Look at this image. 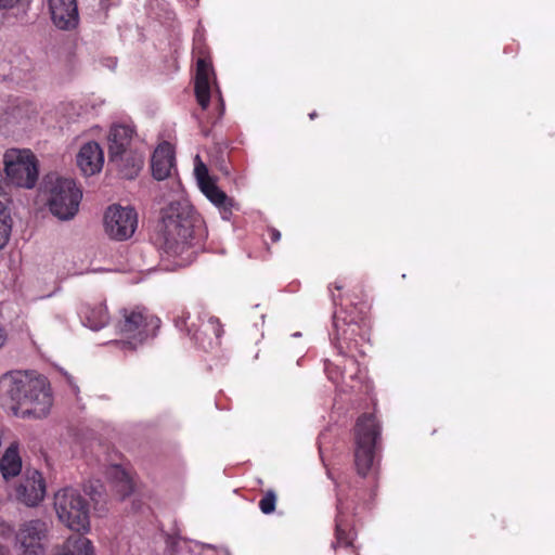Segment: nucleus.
<instances>
[{
    "label": "nucleus",
    "instance_id": "obj_10",
    "mask_svg": "<svg viewBox=\"0 0 555 555\" xmlns=\"http://www.w3.org/2000/svg\"><path fill=\"white\" fill-rule=\"evenodd\" d=\"M103 225L106 235L114 241L130 238L138 227V214L134 208L113 204L104 212Z\"/></svg>",
    "mask_w": 555,
    "mask_h": 555
},
{
    "label": "nucleus",
    "instance_id": "obj_23",
    "mask_svg": "<svg viewBox=\"0 0 555 555\" xmlns=\"http://www.w3.org/2000/svg\"><path fill=\"white\" fill-rule=\"evenodd\" d=\"M108 475L114 478L117 482V491L121 498H126L133 491V483L129 474L118 465L112 466L108 470Z\"/></svg>",
    "mask_w": 555,
    "mask_h": 555
},
{
    "label": "nucleus",
    "instance_id": "obj_4",
    "mask_svg": "<svg viewBox=\"0 0 555 555\" xmlns=\"http://www.w3.org/2000/svg\"><path fill=\"white\" fill-rule=\"evenodd\" d=\"M353 464L357 474L366 478L374 476L378 467V452L382 440V424L374 413H362L353 430Z\"/></svg>",
    "mask_w": 555,
    "mask_h": 555
},
{
    "label": "nucleus",
    "instance_id": "obj_25",
    "mask_svg": "<svg viewBox=\"0 0 555 555\" xmlns=\"http://www.w3.org/2000/svg\"><path fill=\"white\" fill-rule=\"evenodd\" d=\"M85 491L90 495V499L95 503H100L103 494V486L96 481L91 482L85 488Z\"/></svg>",
    "mask_w": 555,
    "mask_h": 555
},
{
    "label": "nucleus",
    "instance_id": "obj_9",
    "mask_svg": "<svg viewBox=\"0 0 555 555\" xmlns=\"http://www.w3.org/2000/svg\"><path fill=\"white\" fill-rule=\"evenodd\" d=\"M4 170L8 179L16 186L31 189L38 179V163L35 155L28 150L7 151Z\"/></svg>",
    "mask_w": 555,
    "mask_h": 555
},
{
    "label": "nucleus",
    "instance_id": "obj_26",
    "mask_svg": "<svg viewBox=\"0 0 555 555\" xmlns=\"http://www.w3.org/2000/svg\"><path fill=\"white\" fill-rule=\"evenodd\" d=\"M30 0H0V9L24 8Z\"/></svg>",
    "mask_w": 555,
    "mask_h": 555
},
{
    "label": "nucleus",
    "instance_id": "obj_12",
    "mask_svg": "<svg viewBox=\"0 0 555 555\" xmlns=\"http://www.w3.org/2000/svg\"><path fill=\"white\" fill-rule=\"evenodd\" d=\"M193 54L196 57V101L203 109H207L210 103V76H215L208 47L204 42H195Z\"/></svg>",
    "mask_w": 555,
    "mask_h": 555
},
{
    "label": "nucleus",
    "instance_id": "obj_19",
    "mask_svg": "<svg viewBox=\"0 0 555 555\" xmlns=\"http://www.w3.org/2000/svg\"><path fill=\"white\" fill-rule=\"evenodd\" d=\"M104 164V154L96 142L83 144L77 155V165L85 176H93L101 171Z\"/></svg>",
    "mask_w": 555,
    "mask_h": 555
},
{
    "label": "nucleus",
    "instance_id": "obj_3",
    "mask_svg": "<svg viewBox=\"0 0 555 555\" xmlns=\"http://www.w3.org/2000/svg\"><path fill=\"white\" fill-rule=\"evenodd\" d=\"M0 399L10 401L14 413L23 417L42 418L53 404L48 378L42 375L33 377L20 371L0 377Z\"/></svg>",
    "mask_w": 555,
    "mask_h": 555
},
{
    "label": "nucleus",
    "instance_id": "obj_24",
    "mask_svg": "<svg viewBox=\"0 0 555 555\" xmlns=\"http://www.w3.org/2000/svg\"><path fill=\"white\" fill-rule=\"evenodd\" d=\"M276 502V493L273 490H267L260 499L258 506L263 514L270 515L275 511Z\"/></svg>",
    "mask_w": 555,
    "mask_h": 555
},
{
    "label": "nucleus",
    "instance_id": "obj_11",
    "mask_svg": "<svg viewBox=\"0 0 555 555\" xmlns=\"http://www.w3.org/2000/svg\"><path fill=\"white\" fill-rule=\"evenodd\" d=\"M189 319L190 313L182 311L181 315L175 318V324L180 331H185L198 346L209 349L220 344L223 327L218 318L209 317L206 321H202L197 328L194 324L189 325Z\"/></svg>",
    "mask_w": 555,
    "mask_h": 555
},
{
    "label": "nucleus",
    "instance_id": "obj_14",
    "mask_svg": "<svg viewBox=\"0 0 555 555\" xmlns=\"http://www.w3.org/2000/svg\"><path fill=\"white\" fill-rule=\"evenodd\" d=\"M47 531V525L42 520L25 522L16 534L20 555H44L41 541L46 538Z\"/></svg>",
    "mask_w": 555,
    "mask_h": 555
},
{
    "label": "nucleus",
    "instance_id": "obj_13",
    "mask_svg": "<svg viewBox=\"0 0 555 555\" xmlns=\"http://www.w3.org/2000/svg\"><path fill=\"white\" fill-rule=\"evenodd\" d=\"M46 481L37 469H26L14 488V498L20 503L34 507L43 501Z\"/></svg>",
    "mask_w": 555,
    "mask_h": 555
},
{
    "label": "nucleus",
    "instance_id": "obj_30",
    "mask_svg": "<svg viewBox=\"0 0 555 555\" xmlns=\"http://www.w3.org/2000/svg\"><path fill=\"white\" fill-rule=\"evenodd\" d=\"M0 555H9V550L0 544Z\"/></svg>",
    "mask_w": 555,
    "mask_h": 555
},
{
    "label": "nucleus",
    "instance_id": "obj_2",
    "mask_svg": "<svg viewBox=\"0 0 555 555\" xmlns=\"http://www.w3.org/2000/svg\"><path fill=\"white\" fill-rule=\"evenodd\" d=\"M203 222L191 205L171 202L160 210L159 248L169 257L191 260L204 242Z\"/></svg>",
    "mask_w": 555,
    "mask_h": 555
},
{
    "label": "nucleus",
    "instance_id": "obj_32",
    "mask_svg": "<svg viewBox=\"0 0 555 555\" xmlns=\"http://www.w3.org/2000/svg\"><path fill=\"white\" fill-rule=\"evenodd\" d=\"M318 116L315 112L309 114L310 119H314Z\"/></svg>",
    "mask_w": 555,
    "mask_h": 555
},
{
    "label": "nucleus",
    "instance_id": "obj_16",
    "mask_svg": "<svg viewBox=\"0 0 555 555\" xmlns=\"http://www.w3.org/2000/svg\"><path fill=\"white\" fill-rule=\"evenodd\" d=\"M48 8L53 24L62 30H72L79 23L76 0H48Z\"/></svg>",
    "mask_w": 555,
    "mask_h": 555
},
{
    "label": "nucleus",
    "instance_id": "obj_28",
    "mask_svg": "<svg viewBox=\"0 0 555 555\" xmlns=\"http://www.w3.org/2000/svg\"><path fill=\"white\" fill-rule=\"evenodd\" d=\"M325 372H326L328 378L333 382H337L340 376V374L338 372H334L331 370L330 363L325 364Z\"/></svg>",
    "mask_w": 555,
    "mask_h": 555
},
{
    "label": "nucleus",
    "instance_id": "obj_21",
    "mask_svg": "<svg viewBox=\"0 0 555 555\" xmlns=\"http://www.w3.org/2000/svg\"><path fill=\"white\" fill-rule=\"evenodd\" d=\"M79 315L83 324L93 331L103 328L109 320L107 308L102 301L82 304Z\"/></svg>",
    "mask_w": 555,
    "mask_h": 555
},
{
    "label": "nucleus",
    "instance_id": "obj_5",
    "mask_svg": "<svg viewBox=\"0 0 555 555\" xmlns=\"http://www.w3.org/2000/svg\"><path fill=\"white\" fill-rule=\"evenodd\" d=\"M160 320L151 314L145 308L133 307L119 310L115 322V331L129 349H135L149 337L156 335Z\"/></svg>",
    "mask_w": 555,
    "mask_h": 555
},
{
    "label": "nucleus",
    "instance_id": "obj_20",
    "mask_svg": "<svg viewBox=\"0 0 555 555\" xmlns=\"http://www.w3.org/2000/svg\"><path fill=\"white\" fill-rule=\"evenodd\" d=\"M337 514L335 517L336 544L343 547H351L356 540L357 532L353 524L347 518L344 512V502L340 492L337 494Z\"/></svg>",
    "mask_w": 555,
    "mask_h": 555
},
{
    "label": "nucleus",
    "instance_id": "obj_18",
    "mask_svg": "<svg viewBox=\"0 0 555 555\" xmlns=\"http://www.w3.org/2000/svg\"><path fill=\"white\" fill-rule=\"evenodd\" d=\"M175 166V150L167 142H162L154 151L151 159L152 175L156 180L167 179Z\"/></svg>",
    "mask_w": 555,
    "mask_h": 555
},
{
    "label": "nucleus",
    "instance_id": "obj_17",
    "mask_svg": "<svg viewBox=\"0 0 555 555\" xmlns=\"http://www.w3.org/2000/svg\"><path fill=\"white\" fill-rule=\"evenodd\" d=\"M37 115L36 106L21 99L11 100L1 111L0 127L22 125Z\"/></svg>",
    "mask_w": 555,
    "mask_h": 555
},
{
    "label": "nucleus",
    "instance_id": "obj_8",
    "mask_svg": "<svg viewBox=\"0 0 555 555\" xmlns=\"http://www.w3.org/2000/svg\"><path fill=\"white\" fill-rule=\"evenodd\" d=\"M132 129L125 125H115L111 128L108 134V157L109 163L116 164L122 177L127 179L134 178L142 167L140 158H126L127 149L132 138Z\"/></svg>",
    "mask_w": 555,
    "mask_h": 555
},
{
    "label": "nucleus",
    "instance_id": "obj_31",
    "mask_svg": "<svg viewBox=\"0 0 555 555\" xmlns=\"http://www.w3.org/2000/svg\"><path fill=\"white\" fill-rule=\"evenodd\" d=\"M218 92H219L220 106H221V109L223 111V109H224L223 99H222V96H221V94H220V91H219V90H218Z\"/></svg>",
    "mask_w": 555,
    "mask_h": 555
},
{
    "label": "nucleus",
    "instance_id": "obj_15",
    "mask_svg": "<svg viewBox=\"0 0 555 555\" xmlns=\"http://www.w3.org/2000/svg\"><path fill=\"white\" fill-rule=\"evenodd\" d=\"M197 182L203 194L217 206L222 214H231L233 199L230 198L208 175V170L204 165L195 169Z\"/></svg>",
    "mask_w": 555,
    "mask_h": 555
},
{
    "label": "nucleus",
    "instance_id": "obj_1",
    "mask_svg": "<svg viewBox=\"0 0 555 555\" xmlns=\"http://www.w3.org/2000/svg\"><path fill=\"white\" fill-rule=\"evenodd\" d=\"M343 281H335L330 285L332 301L335 306H340L346 317L341 320L337 312L334 313V337L337 340L338 348L346 353L357 351L365 354L362 345L367 340L370 331V321L367 318L369 305L365 300V291L362 285H356L345 295L341 291L345 288Z\"/></svg>",
    "mask_w": 555,
    "mask_h": 555
},
{
    "label": "nucleus",
    "instance_id": "obj_7",
    "mask_svg": "<svg viewBox=\"0 0 555 555\" xmlns=\"http://www.w3.org/2000/svg\"><path fill=\"white\" fill-rule=\"evenodd\" d=\"M54 508L60 520L70 530L87 532L90 529L89 504L77 490L65 488L57 491Z\"/></svg>",
    "mask_w": 555,
    "mask_h": 555
},
{
    "label": "nucleus",
    "instance_id": "obj_22",
    "mask_svg": "<svg viewBox=\"0 0 555 555\" xmlns=\"http://www.w3.org/2000/svg\"><path fill=\"white\" fill-rule=\"evenodd\" d=\"M22 473V457L20 454V443L13 441L4 450L0 457V474L5 482L20 476Z\"/></svg>",
    "mask_w": 555,
    "mask_h": 555
},
{
    "label": "nucleus",
    "instance_id": "obj_6",
    "mask_svg": "<svg viewBox=\"0 0 555 555\" xmlns=\"http://www.w3.org/2000/svg\"><path fill=\"white\" fill-rule=\"evenodd\" d=\"M44 192L50 211L59 219L68 220L78 212L82 192L73 179L49 175L44 179Z\"/></svg>",
    "mask_w": 555,
    "mask_h": 555
},
{
    "label": "nucleus",
    "instance_id": "obj_29",
    "mask_svg": "<svg viewBox=\"0 0 555 555\" xmlns=\"http://www.w3.org/2000/svg\"><path fill=\"white\" fill-rule=\"evenodd\" d=\"M8 339L5 328L0 324V349L5 345Z\"/></svg>",
    "mask_w": 555,
    "mask_h": 555
},
{
    "label": "nucleus",
    "instance_id": "obj_27",
    "mask_svg": "<svg viewBox=\"0 0 555 555\" xmlns=\"http://www.w3.org/2000/svg\"><path fill=\"white\" fill-rule=\"evenodd\" d=\"M267 234L272 243H278L281 240V232L275 228H268Z\"/></svg>",
    "mask_w": 555,
    "mask_h": 555
}]
</instances>
